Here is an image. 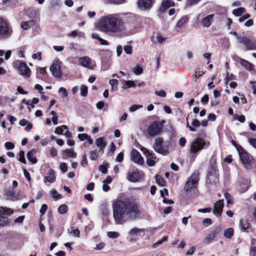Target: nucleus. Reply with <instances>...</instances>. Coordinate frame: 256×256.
Segmentation results:
<instances>
[{"instance_id": "nucleus-54", "label": "nucleus", "mask_w": 256, "mask_h": 256, "mask_svg": "<svg viewBox=\"0 0 256 256\" xmlns=\"http://www.w3.org/2000/svg\"><path fill=\"white\" fill-rule=\"evenodd\" d=\"M142 105L140 104H134L130 108V110L131 112H134L136 111L138 108H142Z\"/></svg>"}, {"instance_id": "nucleus-41", "label": "nucleus", "mask_w": 256, "mask_h": 256, "mask_svg": "<svg viewBox=\"0 0 256 256\" xmlns=\"http://www.w3.org/2000/svg\"><path fill=\"white\" fill-rule=\"evenodd\" d=\"M80 95L82 96H86L88 94V88L86 85H82L80 88Z\"/></svg>"}, {"instance_id": "nucleus-31", "label": "nucleus", "mask_w": 256, "mask_h": 256, "mask_svg": "<svg viewBox=\"0 0 256 256\" xmlns=\"http://www.w3.org/2000/svg\"><path fill=\"white\" fill-rule=\"evenodd\" d=\"M34 24V20H30L28 22H23L21 24V27L23 30H26L30 28Z\"/></svg>"}, {"instance_id": "nucleus-10", "label": "nucleus", "mask_w": 256, "mask_h": 256, "mask_svg": "<svg viewBox=\"0 0 256 256\" xmlns=\"http://www.w3.org/2000/svg\"><path fill=\"white\" fill-rule=\"evenodd\" d=\"M13 210L8 208H0V226H4L8 222V218L6 215L12 214Z\"/></svg>"}, {"instance_id": "nucleus-61", "label": "nucleus", "mask_w": 256, "mask_h": 256, "mask_svg": "<svg viewBox=\"0 0 256 256\" xmlns=\"http://www.w3.org/2000/svg\"><path fill=\"white\" fill-rule=\"evenodd\" d=\"M88 136L86 134H78V138L80 141H84L86 140Z\"/></svg>"}, {"instance_id": "nucleus-46", "label": "nucleus", "mask_w": 256, "mask_h": 256, "mask_svg": "<svg viewBox=\"0 0 256 256\" xmlns=\"http://www.w3.org/2000/svg\"><path fill=\"white\" fill-rule=\"evenodd\" d=\"M18 161L22 162V163L26 164V160L24 157V152L22 150L20 151L19 154V158L18 159Z\"/></svg>"}, {"instance_id": "nucleus-48", "label": "nucleus", "mask_w": 256, "mask_h": 256, "mask_svg": "<svg viewBox=\"0 0 256 256\" xmlns=\"http://www.w3.org/2000/svg\"><path fill=\"white\" fill-rule=\"evenodd\" d=\"M51 196L52 198H55L56 200H58L60 198H61L62 196L61 194H58L57 193L56 190L55 189H52L51 190Z\"/></svg>"}, {"instance_id": "nucleus-8", "label": "nucleus", "mask_w": 256, "mask_h": 256, "mask_svg": "<svg viewBox=\"0 0 256 256\" xmlns=\"http://www.w3.org/2000/svg\"><path fill=\"white\" fill-rule=\"evenodd\" d=\"M238 152L240 159L244 166L246 168L247 170L251 169L252 168V161L248 154L243 148L239 150Z\"/></svg>"}, {"instance_id": "nucleus-4", "label": "nucleus", "mask_w": 256, "mask_h": 256, "mask_svg": "<svg viewBox=\"0 0 256 256\" xmlns=\"http://www.w3.org/2000/svg\"><path fill=\"white\" fill-rule=\"evenodd\" d=\"M164 120L160 122L154 121L148 126V132L149 135L154 137L159 134L162 130L164 124L165 123Z\"/></svg>"}, {"instance_id": "nucleus-43", "label": "nucleus", "mask_w": 256, "mask_h": 256, "mask_svg": "<svg viewBox=\"0 0 256 256\" xmlns=\"http://www.w3.org/2000/svg\"><path fill=\"white\" fill-rule=\"evenodd\" d=\"M58 92L60 94L62 98H66L68 96V92L64 88L60 87L58 90Z\"/></svg>"}, {"instance_id": "nucleus-14", "label": "nucleus", "mask_w": 256, "mask_h": 256, "mask_svg": "<svg viewBox=\"0 0 256 256\" xmlns=\"http://www.w3.org/2000/svg\"><path fill=\"white\" fill-rule=\"evenodd\" d=\"M154 0H138V7L142 10H148L150 9Z\"/></svg>"}, {"instance_id": "nucleus-58", "label": "nucleus", "mask_w": 256, "mask_h": 256, "mask_svg": "<svg viewBox=\"0 0 256 256\" xmlns=\"http://www.w3.org/2000/svg\"><path fill=\"white\" fill-rule=\"evenodd\" d=\"M24 216H19L14 220V222L16 224H22L24 222Z\"/></svg>"}, {"instance_id": "nucleus-22", "label": "nucleus", "mask_w": 256, "mask_h": 256, "mask_svg": "<svg viewBox=\"0 0 256 256\" xmlns=\"http://www.w3.org/2000/svg\"><path fill=\"white\" fill-rule=\"evenodd\" d=\"M140 178V174L138 172H129L128 174V180L131 182H136Z\"/></svg>"}, {"instance_id": "nucleus-47", "label": "nucleus", "mask_w": 256, "mask_h": 256, "mask_svg": "<svg viewBox=\"0 0 256 256\" xmlns=\"http://www.w3.org/2000/svg\"><path fill=\"white\" fill-rule=\"evenodd\" d=\"M234 118L236 120H238L240 122H244L245 121V116L244 115L235 114Z\"/></svg>"}, {"instance_id": "nucleus-12", "label": "nucleus", "mask_w": 256, "mask_h": 256, "mask_svg": "<svg viewBox=\"0 0 256 256\" xmlns=\"http://www.w3.org/2000/svg\"><path fill=\"white\" fill-rule=\"evenodd\" d=\"M144 232L143 229L138 228L136 227L134 228L129 230L126 238L130 242H136V238L138 236H140L141 233Z\"/></svg>"}, {"instance_id": "nucleus-19", "label": "nucleus", "mask_w": 256, "mask_h": 256, "mask_svg": "<svg viewBox=\"0 0 256 256\" xmlns=\"http://www.w3.org/2000/svg\"><path fill=\"white\" fill-rule=\"evenodd\" d=\"M214 14H209L201 20L200 24L204 27L210 26L214 20Z\"/></svg>"}, {"instance_id": "nucleus-2", "label": "nucleus", "mask_w": 256, "mask_h": 256, "mask_svg": "<svg viewBox=\"0 0 256 256\" xmlns=\"http://www.w3.org/2000/svg\"><path fill=\"white\" fill-rule=\"evenodd\" d=\"M98 28L106 34L118 32L124 30V22L116 14H108L101 18Z\"/></svg>"}, {"instance_id": "nucleus-36", "label": "nucleus", "mask_w": 256, "mask_h": 256, "mask_svg": "<svg viewBox=\"0 0 256 256\" xmlns=\"http://www.w3.org/2000/svg\"><path fill=\"white\" fill-rule=\"evenodd\" d=\"M68 231L70 234L74 235L78 238L80 237V231L78 229H74L73 228H72L71 229H68Z\"/></svg>"}, {"instance_id": "nucleus-57", "label": "nucleus", "mask_w": 256, "mask_h": 256, "mask_svg": "<svg viewBox=\"0 0 256 256\" xmlns=\"http://www.w3.org/2000/svg\"><path fill=\"white\" fill-rule=\"evenodd\" d=\"M125 84L128 88H134L136 87L135 82L132 80H126L125 82Z\"/></svg>"}, {"instance_id": "nucleus-56", "label": "nucleus", "mask_w": 256, "mask_h": 256, "mask_svg": "<svg viewBox=\"0 0 256 256\" xmlns=\"http://www.w3.org/2000/svg\"><path fill=\"white\" fill-rule=\"evenodd\" d=\"M156 39L158 41V42L160 44H162L164 43L166 40V38H164L161 35L158 34L156 36Z\"/></svg>"}, {"instance_id": "nucleus-28", "label": "nucleus", "mask_w": 256, "mask_h": 256, "mask_svg": "<svg viewBox=\"0 0 256 256\" xmlns=\"http://www.w3.org/2000/svg\"><path fill=\"white\" fill-rule=\"evenodd\" d=\"M140 150L142 152L147 158H155V154L152 151H150L147 148L144 147H142L140 148Z\"/></svg>"}, {"instance_id": "nucleus-51", "label": "nucleus", "mask_w": 256, "mask_h": 256, "mask_svg": "<svg viewBox=\"0 0 256 256\" xmlns=\"http://www.w3.org/2000/svg\"><path fill=\"white\" fill-rule=\"evenodd\" d=\"M87 156L86 154H84L82 156V160L80 164L82 166L84 167L88 164Z\"/></svg>"}, {"instance_id": "nucleus-9", "label": "nucleus", "mask_w": 256, "mask_h": 256, "mask_svg": "<svg viewBox=\"0 0 256 256\" xmlns=\"http://www.w3.org/2000/svg\"><path fill=\"white\" fill-rule=\"evenodd\" d=\"M79 64L84 68L92 70L96 66L94 62L88 56H83L78 58Z\"/></svg>"}, {"instance_id": "nucleus-1", "label": "nucleus", "mask_w": 256, "mask_h": 256, "mask_svg": "<svg viewBox=\"0 0 256 256\" xmlns=\"http://www.w3.org/2000/svg\"><path fill=\"white\" fill-rule=\"evenodd\" d=\"M113 216L116 224H121L123 220L134 218L139 214L138 206L134 203H127L116 200L112 204Z\"/></svg>"}, {"instance_id": "nucleus-52", "label": "nucleus", "mask_w": 256, "mask_h": 256, "mask_svg": "<svg viewBox=\"0 0 256 256\" xmlns=\"http://www.w3.org/2000/svg\"><path fill=\"white\" fill-rule=\"evenodd\" d=\"M60 170L63 172H66L68 170L67 164L65 162H62L60 164Z\"/></svg>"}, {"instance_id": "nucleus-42", "label": "nucleus", "mask_w": 256, "mask_h": 256, "mask_svg": "<svg viewBox=\"0 0 256 256\" xmlns=\"http://www.w3.org/2000/svg\"><path fill=\"white\" fill-rule=\"evenodd\" d=\"M156 183L160 186H164L166 184L165 181L164 180V179L160 176L157 175L156 176Z\"/></svg>"}, {"instance_id": "nucleus-29", "label": "nucleus", "mask_w": 256, "mask_h": 256, "mask_svg": "<svg viewBox=\"0 0 256 256\" xmlns=\"http://www.w3.org/2000/svg\"><path fill=\"white\" fill-rule=\"evenodd\" d=\"M240 228L242 230L245 231L250 226V223L248 222L245 219H240Z\"/></svg>"}, {"instance_id": "nucleus-23", "label": "nucleus", "mask_w": 256, "mask_h": 256, "mask_svg": "<svg viewBox=\"0 0 256 256\" xmlns=\"http://www.w3.org/2000/svg\"><path fill=\"white\" fill-rule=\"evenodd\" d=\"M96 144L100 148V150L103 151V149L106 147V144L104 140L102 138H99L96 139Z\"/></svg>"}, {"instance_id": "nucleus-60", "label": "nucleus", "mask_w": 256, "mask_h": 256, "mask_svg": "<svg viewBox=\"0 0 256 256\" xmlns=\"http://www.w3.org/2000/svg\"><path fill=\"white\" fill-rule=\"evenodd\" d=\"M48 209V206L46 204H43L40 210V212L42 215H44Z\"/></svg>"}, {"instance_id": "nucleus-49", "label": "nucleus", "mask_w": 256, "mask_h": 256, "mask_svg": "<svg viewBox=\"0 0 256 256\" xmlns=\"http://www.w3.org/2000/svg\"><path fill=\"white\" fill-rule=\"evenodd\" d=\"M60 0H50V7L54 8L60 5Z\"/></svg>"}, {"instance_id": "nucleus-53", "label": "nucleus", "mask_w": 256, "mask_h": 256, "mask_svg": "<svg viewBox=\"0 0 256 256\" xmlns=\"http://www.w3.org/2000/svg\"><path fill=\"white\" fill-rule=\"evenodd\" d=\"M154 94L158 96L164 98L166 96V94L164 90H161L160 91H155Z\"/></svg>"}, {"instance_id": "nucleus-11", "label": "nucleus", "mask_w": 256, "mask_h": 256, "mask_svg": "<svg viewBox=\"0 0 256 256\" xmlns=\"http://www.w3.org/2000/svg\"><path fill=\"white\" fill-rule=\"evenodd\" d=\"M237 38L240 43L246 46L247 50H256V44L254 41L250 40L246 36H238Z\"/></svg>"}, {"instance_id": "nucleus-3", "label": "nucleus", "mask_w": 256, "mask_h": 256, "mask_svg": "<svg viewBox=\"0 0 256 256\" xmlns=\"http://www.w3.org/2000/svg\"><path fill=\"white\" fill-rule=\"evenodd\" d=\"M210 146L209 141H205L202 138H197L191 143L190 150L191 153L196 154L202 148H208Z\"/></svg>"}, {"instance_id": "nucleus-40", "label": "nucleus", "mask_w": 256, "mask_h": 256, "mask_svg": "<svg viewBox=\"0 0 256 256\" xmlns=\"http://www.w3.org/2000/svg\"><path fill=\"white\" fill-rule=\"evenodd\" d=\"M68 210V207L66 204H62L58 208V212L60 214H64Z\"/></svg>"}, {"instance_id": "nucleus-16", "label": "nucleus", "mask_w": 256, "mask_h": 256, "mask_svg": "<svg viewBox=\"0 0 256 256\" xmlns=\"http://www.w3.org/2000/svg\"><path fill=\"white\" fill-rule=\"evenodd\" d=\"M18 68L22 76L26 78H29L30 76V70L25 62H19Z\"/></svg>"}, {"instance_id": "nucleus-15", "label": "nucleus", "mask_w": 256, "mask_h": 256, "mask_svg": "<svg viewBox=\"0 0 256 256\" xmlns=\"http://www.w3.org/2000/svg\"><path fill=\"white\" fill-rule=\"evenodd\" d=\"M50 70L52 75L56 78H60L62 76V72L60 70V66L59 62H54L50 67Z\"/></svg>"}, {"instance_id": "nucleus-6", "label": "nucleus", "mask_w": 256, "mask_h": 256, "mask_svg": "<svg viewBox=\"0 0 256 256\" xmlns=\"http://www.w3.org/2000/svg\"><path fill=\"white\" fill-rule=\"evenodd\" d=\"M153 148L156 152L164 154L168 150V144L167 142H163L162 139L160 138H156L153 144Z\"/></svg>"}, {"instance_id": "nucleus-30", "label": "nucleus", "mask_w": 256, "mask_h": 256, "mask_svg": "<svg viewBox=\"0 0 256 256\" xmlns=\"http://www.w3.org/2000/svg\"><path fill=\"white\" fill-rule=\"evenodd\" d=\"M174 3L172 0H164L162 4V6L164 10L168 9L174 6Z\"/></svg>"}, {"instance_id": "nucleus-39", "label": "nucleus", "mask_w": 256, "mask_h": 256, "mask_svg": "<svg viewBox=\"0 0 256 256\" xmlns=\"http://www.w3.org/2000/svg\"><path fill=\"white\" fill-rule=\"evenodd\" d=\"M110 85L112 86V90H115L117 89L118 85V81L116 79L110 80L109 82Z\"/></svg>"}, {"instance_id": "nucleus-50", "label": "nucleus", "mask_w": 256, "mask_h": 256, "mask_svg": "<svg viewBox=\"0 0 256 256\" xmlns=\"http://www.w3.org/2000/svg\"><path fill=\"white\" fill-rule=\"evenodd\" d=\"M124 50L125 52L128 54H132V46L130 45H126L124 46Z\"/></svg>"}, {"instance_id": "nucleus-25", "label": "nucleus", "mask_w": 256, "mask_h": 256, "mask_svg": "<svg viewBox=\"0 0 256 256\" xmlns=\"http://www.w3.org/2000/svg\"><path fill=\"white\" fill-rule=\"evenodd\" d=\"M6 196L10 200H15L18 199V196L13 190H8L6 192Z\"/></svg>"}, {"instance_id": "nucleus-62", "label": "nucleus", "mask_w": 256, "mask_h": 256, "mask_svg": "<svg viewBox=\"0 0 256 256\" xmlns=\"http://www.w3.org/2000/svg\"><path fill=\"white\" fill-rule=\"evenodd\" d=\"M124 160V154L123 152H121L119 153L116 158V162H121Z\"/></svg>"}, {"instance_id": "nucleus-17", "label": "nucleus", "mask_w": 256, "mask_h": 256, "mask_svg": "<svg viewBox=\"0 0 256 256\" xmlns=\"http://www.w3.org/2000/svg\"><path fill=\"white\" fill-rule=\"evenodd\" d=\"M221 229L220 227H217L212 230L204 238V242L206 244H210L216 237L220 234Z\"/></svg>"}, {"instance_id": "nucleus-64", "label": "nucleus", "mask_w": 256, "mask_h": 256, "mask_svg": "<svg viewBox=\"0 0 256 256\" xmlns=\"http://www.w3.org/2000/svg\"><path fill=\"white\" fill-rule=\"evenodd\" d=\"M250 254V256H255L256 255V247L251 246Z\"/></svg>"}, {"instance_id": "nucleus-44", "label": "nucleus", "mask_w": 256, "mask_h": 256, "mask_svg": "<svg viewBox=\"0 0 256 256\" xmlns=\"http://www.w3.org/2000/svg\"><path fill=\"white\" fill-rule=\"evenodd\" d=\"M142 71H143V70H142V68L140 66H136L133 69V72H134V74L136 76L140 75L141 74H142Z\"/></svg>"}, {"instance_id": "nucleus-34", "label": "nucleus", "mask_w": 256, "mask_h": 256, "mask_svg": "<svg viewBox=\"0 0 256 256\" xmlns=\"http://www.w3.org/2000/svg\"><path fill=\"white\" fill-rule=\"evenodd\" d=\"M245 11L246 10L244 8H240L234 9L232 12V14L234 16H241L243 13H244Z\"/></svg>"}, {"instance_id": "nucleus-35", "label": "nucleus", "mask_w": 256, "mask_h": 256, "mask_svg": "<svg viewBox=\"0 0 256 256\" xmlns=\"http://www.w3.org/2000/svg\"><path fill=\"white\" fill-rule=\"evenodd\" d=\"M224 198L226 200L228 204H233V198L232 196L228 192H225L224 193Z\"/></svg>"}, {"instance_id": "nucleus-27", "label": "nucleus", "mask_w": 256, "mask_h": 256, "mask_svg": "<svg viewBox=\"0 0 256 256\" xmlns=\"http://www.w3.org/2000/svg\"><path fill=\"white\" fill-rule=\"evenodd\" d=\"M36 151L34 150H32L28 152L27 154V158L32 164H36L37 162V160L34 156Z\"/></svg>"}, {"instance_id": "nucleus-18", "label": "nucleus", "mask_w": 256, "mask_h": 256, "mask_svg": "<svg viewBox=\"0 0 256 256\" xmlns=\"http://www.w3.org/2000/svg\"><path fill=\"white\" fill-rule=\"evenodd\" d=\"M223 207H224V200H220L217 201L214 204V208L213 210L214 214L216 216H220L222 212Z\"/></svg>"}, {"instance_id": "nucleus-37", "label": "nucleus", "mask_w": 256, "mask_h": 256, "mask_svg": "<svg viewBox=\"0 0 256 256\" xmlns=\"http://www.w3.org/2000/svg\"><path fill=\"white\" fill-rule=\"evenodd\" d=\"M90 158L92 160H96L98 156V152L96 150L90 151Z\"/></svg>"}, {"instance_id": "nucleus-21", "label": "nucleus", "mask_w": 256, "mask_h": 256, "mask_svg": "<svg viewBox=\"0 0 256 256\" xmlns=\"http://www.w3.org/2000/svg\"><path fill=\"white\" fill-rule=\"evenodd\" d=\"M56 180V176L54 175V172L53 170L50 169L48 170V176H45L44 178V183L48 182L50 183L54 182Z\"/></svg>"}, {"instance_id": "nucleus-55", "label": "nucleus", "mask_w": 256, "mask_h": 256, "mask_svg": "<svg viewBox=\"0 0 256 256\" xmlns=\"http://www.w3.org/2000/svg\"><path fill=\"white\" fill-rule=\"evenodd\" d=\"M4 147L7 150H10L13 149L14 147V145L12 142H6L4 144Z\"/></svg>"}, {"instance_id": "nucleus-32", "label": "nucleus", "mask_w": 256, "mask_h": 256, "mask_svg": "<svg viewBox=\"0 0 256 256\" xmlns=\"http://www.w3.org/2000/svg\"><path fill=\"white\" fill-rule=\"evenodd\" d=\"M188 18L186 16H183L177 22L176 28H182L184 26V24L186 22Z\"/></svg>"}, {"instance_id": "nucleus-24", "label": "nucleus", "mask_w": 256, "mask_h": 256, "mask_svg": "<svg viewBox=\"0 0 256 256\" xmlns=\"http://www.w3.org/2000/svg\"><path fill=\"white\" fill-rule=\"evenodd\" d=\"M240 63L242 66L248 70H252L254 68L253 65L246 60L241 58L240 60Z\"/></svg>"}, {"instance_id": "nucleus-38", "label": "nucleus", "mask_w": 256, "mask_h": 256, "mask_svg": "<svg viewBox=\"0 0 256 256\" xmlns=\"http://www.w3.org/2000/svg\"><path fill=\"white\" fill-rule=\"evenodd\" d=\"M68 126L65 125H62L60 126H58L56 128L54 132L56 134H62L63 133L64 129H67Z\"/></svg>"}, {"instance_id": "nucleus-45", "label": "nucleus", "mask_w": 256, "mask_h": 256, "mask_svg": "<svg viewBox=\"0 0 256 256\" xmlns=\"http://www.w3.org/2000/svg\"><path fill=\"white\" fill-rule=\"evenodd\" d=\"M108 236L111 238H116L120 236V234L116 232H108Z\"/></svg>"}, {"instance_id": "nucleus-7", "label": "nucleus", "mask_w": 256, "mask_h": 256, "mask_svg": "<svg viewBox=\"0 0 256 256\" xmlns=\"http://www.w3.org/2000/svg\"><path fill=\"white\" fill-rule=\"evenodd\" d=\"M199 180V173L198 172H194L190 177L186 183L184 190L186 192L190 190L193 188H196Z\"/></svg>"}, {"instance_id": "nucleus-13", "label": "nucleus", "mask_w": 256, "mask_h": 256, "mask_svg": "<svg viewBox=\"0 0 256 256\" xmlns=\"http://www.w3.org/2000/svg\"><path fill=\"white\" fill-rule=\"evenodd\" d=\"M131 160L140 165H142L144 163L143 158L136 150H133L131 152Z\"/></svg>"}, {"instance_id": "nucleus-20", "label": "nucleus", "mask_w": 256, "mask_h": 256, "mask_svg": "<svg viewBox=\"0 0 256 256\" xmlns=\"http://www.w3.org/2000/svg\"><path fill=\"white\" fill-rule=\"evenodd\" d=\"M250 185V181L249 180H244L240 184L239 190L241 193L245 192L248 190Z\"/></svg>"}, {"instance_id": "nucleus-59", "label": "nucleus", "mask_w": 256, "mask_h": 256, "mask_svg": "<svg viewBox=\"0 0 256 256\" xmlns=\"http://www.w3.org/2000/svg\"><path fill=\"white\" fill-rule=\"evenodd\" d=\"M124 0H106L108 4H120L124 2Z\"/></svg>"}, {"instance_id": "nucleus-33", "label": "nucleus", "mask_w": 256, "mask_h": 256, "mask_svg": "<svg viewBox=\"0 0 256 256\" xmlns=\"http://www.w3.org/2000/svg\"><path fill=\"white\" fill-rule=\"evenodd\" d=\"M224 236L227 238H231L234 236V231L232 228H228L224 232Z\"/></svg>"}, {"instance_id": "nucleus-63", "label": "nucleus", "mask_w": 256, "mask_h": 256, "mask_svg": "<svg viewBox=\"0 0 256 256\" xmlns=\"http://www.w3.org/2000/svg\"><path fill=\"white\" fill-rule=\"evenodd\" d=\"M212 222L211 219L209 218H205L202 221V224L205 226H208L210 225Z\"/></svg>"}, {"instance_id": "nucleus-26", "label": "nucleus", "mask_w": 256, "mask_h": 256, "mask_svg": "<svg viewBox=\"0 0 256 256\" xmlns=\"http://www.w3.org/2000/svg\"><path fill=\"white\" fill-rule=\"evenodd\" d=\"M63 155L66 156L69 158H76L77 154L72 148H68L63 151Z\"/></svg>"}, {"instance_id": "nucleus-5", "label": "nucleus", "mask_w": 256, "mask_h": 256, "mask_svg": "<svg viewBox=\"0 0 256 256\" xmlns=\"http://www.w3.org/2000/svg\"><path fill=\"white\" fill-rule=\"evenodd\" d=\"M12 33L10 25L6 20L0 17V38H6Z\"/></svg>"}]
</instances>
